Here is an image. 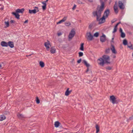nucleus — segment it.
Returning a JSON list of instances; mask_svg holds the SVG:
<instances>
[{"label": "nucleus", "instance_id": "nucleus-1", "mask_svg": "<svg viewBox=\"0 0 133 133\" xmlns=\"http://www.w3.org/2000/svg\"><path fill=\"white\" fill-rule=\"evenodd\" d=\"M93 12L92 14L94 17H96V20L100 17L102 11L103 9H99Z\"/></svg>", "mask_w": 133, "mask_h": 133}, {"label": "nucleus", "instance_id": "nucleus-2", "mask_svg": "<svg viewBox=\"0 0 133 133\" xmlns=\"http://www.w3.org/2000/svg\"><path fill=\"white\" fill-rule=\"evenodd\" d=\"M118 6H119V8H125L124 5L121 1H119L118 2V4L117 2H115V4L114 6V8H118Z\"/></svg>", "mask_w": 133, "mask_h": 133}, {"label": "nucleus", "instance_id": "nucleus-3", "mask_svg": "<svg viewBox=\"0 0 133 133\" xmlns=\"http://www.w3.org/2000/svg\"><path fill=\"white\" fill-rule=\"evenodd\" d=\"M102 57L104 59V61L105 62V63L110 64V58L109 56L106 55H104L102 56Z\"/></svg>", "mask_w": 133, "mask_h": 133}, {"label": "nucleus", "instance_id": "nucleus-4", "mask_svg": "<svg viewBox=\"0 0 133 133\" xmlns=\"http://www.w3.org/2000/svg\"><path fill=\"white\" fill-rule=\"evenodd\" d=\"M98 61H99V62H98V63L100 65L103 66L105 64L104 59L102 58L101 57L98 59Z\"/></svg>", "mask_w": 133, "mask_h": 133}, {"label": "nucleus", "instance_id": "nucleus-5", "mask_svg": "<svg viewBox=\"0 0 133 133\" xmlns=\"http://www.w3.org/2000/svg\"><path fill=\"white\" fill-rule=\"evenodd\" d=\"M116 98H115V97L113 95L111 96L110 97V101L111 102H112V103L113 104H114L115 103L116 104L118 103V102L116 101Z\"/></svg>", "mask_w": 133, "mask_h": 133}, {"label": "nucleus", "instance_id": "nucleus-6", "mask_svg": "<svg viewBox=\"0 0 133 133\" xmlns=\"http://www.w3.org/2000/svg\"><path fill=\"white\" fill-rule=\"evenodd\" d=\"M105 18L104 16H103L101 18H98V19L96 20L99 22V24H101L105 22Z\"/></svg>", "mask_w": 133, "mask_h": 133}, {"label": "nucleus", "instance_id": "nucleus-7", "mask_svg": "<svg viewBox=\"0 0 133 133\" xmlns=\"http://www.w3.org/2000/svg\"><path fill=\"white\" fill-rule=\"evenodd\" d=\"M75 32L73 29H72L70 32L69 36L68 37L69 38H72L75 36Z\"/></svg>", "mask_w": 133, "mask_h": 133}, {"label": "nucleus", "instance_id": "nucleus-8", "mask_svg": "<svg viewBox=\"0 0 133 133\" xmlns=\"http://www.w3.org/2000/svg\"><path fill=\"white\" fill-rule=\"evenodd\" d=\"M87 37L86 38L87 39L90 41L92 40L93 37L90 32L87 33Z\"/></svg>", "mask_w": 133, "mask_h": 133}, {"label": "nucleus", "instance_id": "nucleus-9", "mask_svg": "<svg viewBox=\"0 0 133 133\" xmlns=\"http://www.w3.org/2000/svg\"><path fill=\"white\" fill-rule=\"evenodd\" d=\"M109 13V10L108 9H107L104 11L103 15V16H104L105 18H107L108 17Z\"/></svg>", "mask_w": 133, "mask_h": 133}, {"label": "nucleus", "instance_id": "nucleus-10", "mask_svg": "<svg viewBox=\"0 0 133 133\" xmlns=\"http://www.w3.org/2000/svg\"><path fill=\"white\" fill-rule=\"evenodd\" d=\"M47 42L45 43L44 45L46 47L47 50L49 51L50 49L49 45H50V44L49 41L48 40H47Z\"/></svg>", "mask_w": 133, "mask_h": 133}, {"label": "nucleus", "instance_id": "nucleus-11", "mask_svg": "<svg viewBox=\"0 0 133 133\" xmlns=\"http://www.w3.org/2000/svg\"><path fill=\"white\" fill-rule=\"evenodd\" d=\"M39 11V10H38V9H34V10H29V12L30 14H35Z\"/></svg>", "mask_w": 133, "mask_h": 133}, {"label": "nucleus", "instance_id": "nucleus-12", "mask_svg": "<svg viewBox=\"0 0 133 133\" xmlns=\"http://www.w3.org/2000/svg\"><path fill=\"white\" fill-rule=\"evenodd\" d=\"M106 40V36L105 35L103 34L100 37V41L102 42H104Z\"/></svg>", "mask_w": 133, "mask_h": 133}, {"label": "nucleus", "instance_id": "nucleus-13", "mask_svg": "<svg viewBox=\"0 0 133 133\" xmlns=\"http://www.w3.org/2000/svg\"><path fill=\"white\" fill-rule=\"evenodd\" d=\"M110 49L112 51L113 53L114 54H116L117 53V52L116 51L114 46L112 44H111V47Z\"/></svg>", "mask_w": 133, "mask_h": 133}, {"label": "nucleus", "instance_id": "nucleus-14", "mask_svg": "<svg viewBox=\"0 0 133 133\" xmlns=\"http://www.w3.org/2000/svg\"><path fill=\"white\" fill-rule=\"evenodd\" d=\"M110 49L112 51L113 53L114 54H116L117 53V52L116 51L114 46L112 44H111V47Z\"/></svg>", "mask_w": 133, "mask_h": 133}, {"label": "nucleus", "instance_id": "nucleus-15", "mask_svg": "<svg viewBox=\"0 0 133 133\" xmlns=\"http://www.w3.org/2000/svg\"><path fill=\"white\" fill-rule=\"evenodd\" d=\"M17 116L18 118L20 119H22L25 118V117L23 114L19 113H18L17 114Z\"/></svg>", "mask_w": 133, "mask_h": 133}, {"label": "nucleus", "instance_id": "nucleus-16", "mask_svg": "<svg viewBox=\"0 0 133 133\" xmlns=\"http://www.w3.org/2000/svg\"><path fill=\"white\" fill-rule=\"evenodd\" d=\"M8 46H9L11 48H13L14 46V42H12L9 41L8 43Z\"/></svg>", "mask_w": 133, "mask_h": 133}, {"label": "nucleus", "instance_id": "nucleus-17", "mask_svg": "<svg viewBox=\"0 0 133 133\" xmlns=\"http://www.w3.org/2000/svg\"><path fill=\"white\" fill-rule=\"evenodd\" d=\"M24 10V9H17L16 11V12L18 14V13H22Z\"/></svg>", "mask_w": 133, "mask_h": 133}, {"label": "nucleus", "instance_id": "nucleus-18", "mask_svg": "<svg viewBox=\"0 0 133 133\" xmlns=\"http://www.w3.org/2000/svg\"><path fill=\"white\" fill-rule=\"evenodd\" d=\"M12 14L14 15L15 16V17L16 18H17V19H19V18L20 15L18 14L16 12H12Z\"/></svg>", "mask_w": 133, "mask_h": 133}, {"label": "nucleus", "instance_id": "nucleus-19", "mask_svg": "<svg viewBox=\"0 0 133 133\" xmlns=\"http://www.w3.org/2000/svg\"><path fill=\"white\" fill-rule=\"evenodd\" d=\"M1 45L2 46L7 47L8 46V43L4 41H2L1 43Z\"/></svg>", "mask_w": 133, "mask_h": 133}, {"label": "nucleus", "instance_id": "nucleus-20", "mask_svg": "<svg viewBox=\"0 0 133 133\" xmlns=\"http://www.w3.org/2000/svg\"><path fill=\"white\" fill-rule=\"evenodd\" d=\"M100 2L101 3V5L100 6V7L98 6L97 8H104V2L103 1V0H100Z\"/></svg>", "mask_w": 133, "mask_h": 133}, {"label": "nucleus", "instance_id": "nucleus-21", "mask_svg": "<svg viewBox=\"0 0 133 133\" xmlns=\"http://www.w3.org/2000/svg\"><path fill=\"white\" fill-rule=\"evenodd\" d=\"M82 63H84L87 68H89L90 66V64L88 63L85 60H83Z\"/></svg>", "mask_w": 133, "mask_h": 133}, {"label": "nucleus", "instance_id": "nucleus-22", "mask_svg": "<svg viewBox=\"0 0 133 133\" xmlns=\"http://www.w3.org/2000/svg\"><path fill=\"white\" fill-rule=\"evenodd\" d=\"M56 49L53 47H51L50 50V52L52 54H54L56 52Z\"/></svg>", "mask_w": 133, "mask_h": 133}, {"label": "nucleus", "instance_id": "nucleus-23", "mask_svg": "<svg viewBox=\"0 0 133 133\" xmlns=\"http://www.w3.org/2000/svg\"><path fill=\"white\" fill-rule=\"evenodd\" d=\"M128 47L129 48H130L131 49H133V48L132 47V44H131V42H130L128 43L127 45Z\"/></svg>", "mask_w": 133, "mask_h": 133}, {"label": "nucleus", "instance_id": "nucleus-24", "mask_svg": "<svg viewBox=\"0 0 133 133\" xmlns=\"http://www.w3.org/2000/svg\"><path fill=\"white\" fill-rule=\"evenodd\" d=\"M6 118V117L3 115H0V121H2Z\"/></svg>", "mask_w": 133, "mask_h": 133}, {"label": "nucleus", "instance_id": "nucleus-25", "mask_svg": "<svg viewBox=\"0 0 133 133\" xmlns=\"http://www.w3.org/2000/svg\"><path fill=\"white\" fill-rule=\"evenodd\" d=\"M95 128L96 129V133H98L99 131V127L97 124H96V125Z\"/></svg>", "mask_w": 133, "mask_h": 133}, {"label": "nucleus", "instance_id": "nucleus-26", "mask_svg": "<svg viewBox=\"0 0 133 133\" xmlns=\"http://www.w3.org/2000/svg\"><path fill=\"white\" fill-rule=\"evenodd\" d=\"M42 3L43 4V5L42 6V8H46V2L43 1L42 2Z\"/></svg>", "mask_w": 133, "mask_h": 133}, {"label": "nucleus", "instance_id": "nucleus-27", "mask_svg": "<svg viewBox=\"0 0 133 133\" xmlns=\"http://www.w3.org/2000/svg\"><path fill=\"white\" fill-rule=\"evenodd\" d=\"M60 124V123L59 122L56 121L55 123V126L57 128L58 127Z\"/></svg>", "mask_w": 133, "mask_h": 133}, {"label": "nucleus", "instance_id": "nucleus-28", "mask_svg": "<svg viewBox=\"0 0 133 133\" xmlns=\"http://www.w3.org/2000/svg\"><path fill=\"white\" fill-rule=\"evenodd\" d=\"M39 65L42 68H43L44 66V63L42 61H41L39 63Z\"/></svg>", "mask_w": 133, "mask_h": 133}, {"label": "nucleus", "instance_id": "nucleus-29", "mask_svg": "<svg viewBox=\"0 0 133 133\" xmlns=\"http://www.w3.org/2000/svg\"><path fill=\"white\" fill-rule=\"evenodd\" d=\"M84 43H82L81 44L80 47L79 48V49L83 51L84 50Z\"/></svg>", "mask_w": 133, "mask_h": 133}, {"label": "nucleus", "instance_id": "nucleus-30", "mask_svg": "<svg viewBox=\"0 0 133 133\" xmlns=\"http://www.w3.org/2000/svg\"><path fill=\"white\" fill-rule=\"evenodd\" d=\"M69 88H68L65 92V95L66 96H68L70 94L69 92Z\"/></svg>", "mask_w": 133, "mask_h": 133}, {"label": "nucleus", "instance_id": "nucleus-31", "mask_svg": "<svg viewBox=\"0 0 133 133\" xmlns=\"http://www.w3.org/2000/svg\"><path fill=\"white\" fill-rule=\"evenodd\" d=\"M123 44L125 45H128V42L126 39H124L123 40Z\"/></svg>", "mask_w": 133, "mask_h": 133}, {"label": "nucleus", "instance_id": "nucleus-32", "mask_svg": "<svg viewBox=\"0 0 133 133\" xmlns=\"http://www.w3.org/2000/svg\"><path fill=\"white\" fill-rule=\"evenodd\" d=\"M121 33V37L123 38H124L125 36V34L123 32H122Z\"/></svg>", "mask_w": 133, "mask_h": 133}, {"label": "nucleus", "instance_id": "nucleus-33", "mask_svg": "<svg viewBox=\"0 0 133 133\" xmlns=\"http://www.w3.org/2000/svg\"><path fill=\"white\" fill-rule=\"evenodd\" d=\"M65 24L67 26H69L70 25L71 23L70 22H66L65 23Z\"/></svg>", "mask_w": 133, "mask_h": 133}, {"label": "nucleus", "instance_id": "nucleus-34", "mask_svg": "<svg viewBox=\"0 0 133 133\" xmlns=\"http://www.w3.org/2000/svg\"><path fill=\"white\" fill-rule=\"evenodd\" d=\"M110 49L109 48H108L106 49L105 51V53L106 54H108L110 53Z\"/></svg>", "mask_w": 133, "mask_h": 133}, {"label": "nucleus", "instance_id": "nucleus-35", "mask_svg": "<svg viewBox=\"0 0 133 133\" xmlns=\"http://www.w3.org/2000/svg\"><path fill=\"white\" fill-rule=\"evenodd\" d=\"M4 23L5 25L6 26V27H7L9 26V22L8 21L7 22L5 21L4 22Z\"/></svg>", "mask_w": 133, "mask_h": 133}, {"label": "nucleus", "instance_id": "nucleus-36", "mask_svg": "<svg viewBox=\"0 0 133 133\" xmlns=\"http://www.w3.org/2000/svg\"><path fill=\"white\" fill-rule=\"evenodd\" d=\"M99 33L98 32H96L95 33L94 35V36L96 37H97L99 36Z\"/></svg>", "mask_w": 133, "mask_h": 133}, {"label": "nucleus", "instance_id": "nucleus-37", "mask_svg": "<svg viewBox=\"0 0 133 133\" xmlns=\"http://www.w3.org/2000/svg\"><path fill=\"white\" fill-rule=\"evenodd\" d=\"M40 100L38 97L36 98V102L37 104H39L40 103Z\"/></svg>", "mask_w": 133, "mask_h": 133}, {"label": "nucleus", "instance_id": "nucleus-38", "mask_svg": "<svg viewBox=\"0 0 133 133\" xmlns=\"http://www.w3.org/2000/svg\"><path fill=\"white\" fill-rule=\"evenodd\" d=\"M79 56L81 57L83 55V53L82 52H79Z\"/></svg>", "mask_w": 133, "mask_h": 133}, {"label": "nucleus", "instance_id": "nucleus-39", "mask_svg": "<svg viewBox=\"0 0 133 133\" xmlns=\"http://www.w3.org/2000/svg\"><path fill=\"white\" fill-rule=\"evenodd\" d=\"M106 69H107L109 70H110L112 68L111 67L109 66L107 67L106 68Z\"/></svg>", "mask_w": 133, "mask_h": 133}, {"label": "nucleus", "instance_id": "nucleus-40", "mask_svg": "<svg viewBox=\"0 0 133 133\" xmlns=\"http://www.w3.org/2000/svg\"><path fill=\"white\" fill-rule=\"evenodd\" d=\"M117 28L114 27V31L112 32L114 33L116 32L117 31Z\"/></svg>", "mask_w": 133, "mask_h": 133}, {"label": "nucleus", "instance_id": "nucleus-41", "mask_svg": "<svg viewBox=\"0 0 133 133\" xmlns=\"http://www.w3.org/2000/svg\"><path fill=\"white\" fill-rule=\"evenodd\" d=\"M93 26V24L91 23V24H90L89 26V28L90 29H91V28L92 27V26Z\"/></svg>", "mask_w": 133, "mask_h": 133}, {"label": "nucleus", "instance_id": "nucleus-42", "mask_svg": "<svg viewBox=\"0 0 133 133\" xmlns=\"http://www.w3.org/2000/svg\"><path fill=\"white\" fill-rule=\"evenodd\" d=\"M64 22L62 20H61L59 22H57V24H60L63 22Z\"/></svg>", "mask_w": 133, "mask_h": 133}, {"label": "nucleus", "instance_id": "nucleus-43", "mask_svg": "<svg viewBox=\"0 0 133 133\" xmlns=\"http://www.w3.org/2000/svg\"><path fill=\"white\" fill-rule=\"evenodd\" d=\"M114 11L116 14H117L118 11V9H114Z\"/></svg>", "mask_w": 133, "mask_h": 133}, {"label": "nucleus", "instance_id": "nucleus-44", "mask_svg": "<svg viewBox=\"0 0 133 133\" xmlns=\"http://www.w3.org/2000/svg\"><path fill=\"white\" fill-rule=\"evenodd\" d=\"M81 60H82V59L81 58L79 59L78 60L77 62L78 63H81Z\"/></svg>", "mask_w": 133, "mask_h": 133}, {"label": "nucleus", "instance_id": "nucleus-45", "mask_svg": "<svg viewBox=\"0 0 133 133\" xmlns=\"http://www.w3.org/2000/svg\"><path fill=\"white\" fill-rule=\"evenodd\" d=\"M66 18H67V17H64L63 18V19H62L63 21L64 22L66 20Z\"/></svg>", "mask_w": 133, "mask_h": 133}, {"label": "nucleus", "instance_id": "nucleus-46", "mask_svg": "<svg viewBox=\"0 0 133 133\" xmlns=\"http://www.w3.org/2000/svg\"><path fill=\"white\" fill-rule=\"evenodd\" d=\"M15 22V21L14 20H11L10 21V22L11 23H14Z\"/></svg>", "mask_w": 133, "mask_h": 133}, {"label": "nucleus", "instance_id": "nucleus-47", "mask_svg": "<svg viewBox=\"0 0 133 133\" xmlns=\"http://www.w3.org/2000/svg\"><path fill=\"white\" fill-rule=\"evenodd\" d=\"M119 32H120L121 33L123 32L122 30V29L121 28H120L119 29Z\"/></svg>", "mask_w": 133, "mask_h": 133}, {"label": "nucleus", "instance_id": "nucleus-48", "mask_svg": "<svg viewBox=\"0 0 133 133\" xmlns=\"http://www.w3.org/2000/svg\"><path fill=\"white\" fill-rule=\"evenodd\" d=\"M76 7V5L75 4H74L73 7L72 8H75Z\"/></svg>", "mask_w": 133, "mask_h": 133}, {"label": "nucleus", "instance_id": "nucleus-49", "mask_svg": "<svg viewBox=\"0 0 133 133\" xmlns=\"http://www.w3.org/2000/svg\"><path fill=\"white\" fill-rule=\"evenodd\" d=\"M58 36H60L62 35V34L61 32L58 33L57 34Z\"/></svg>", "mask_w": 133, "mask_h": 133}, {"label": "nucleus", "instance_id": "nucleus-50", "mask_svg": "<svg viewBox=\"0 0 133 133\" xmlns=\"http://www.w3.org/2000/svg\"><path fill=\"white\" fill-rule=\"evenodd\" d=\"M28 20H25V22H24V23H28Z\"/></svg>", "mask_w": 133, "mask_h": 133}, {"label": "nucleus", "instance_id": "nucleus-51", "mask_svg": "<svg viewBox=\"0 0 133 133\" xmlns=\"http://www.w3.org/2000/svg\"><path fill=\"white\" fill-rule=\"evenodd\" d=\"M118 25V24L117 23L116 24V25L114 27L117 28V27Z\"/></svg>", "mask_w": 133, "mask_h": 133}, {"label": "nucleus", "instance_id": "nucleus-52", "mask_svg": "<svg viewBox=\"0 0 133 133\" xmlns=\"http://www.w3.org/2000/svg\"><path fill=\"white\" fill-rule=\"evenodd\" d=\"M114 37H113V38H112V40H111V42H113V43H114V41H113V40H114Z\"/></svg>", "mask_w": 133, "mask_h": 133}, {"label": "nucleus", "instance_id": "nucleus-53", "mask_svg": "<svg viewBox=\"0 0 133 133\" xmlns=\"http://www.w3.org/2000/svg\"><path fill=\"white\" fill-rule=\"evenodd\" d=\"M88 1L90 2H93V0H88Z\"/></svg>", "mask_w": 133, "mask_h": 133}, {"label": "nucleus", "instance_id": "nucleus-54", "mask_svg": "<svg viewBox=\"0 0 133 133\" xmlns=\"http://www.w3.org/2000/svg\"><path fill=\"white\" fill-rule=\"evenodd\" d=\"M2 68V64L0 63V69H1Z\"/></svg>", "mask_w": 133, "mask_h": 133}, {"label": "nucleus", "instance_id": "nucleus-55", "mask_svg": "<svg viewBox=\"0 0 133 133\" xmlns=\"http://www.w3.org/2000/svg\"><path fill=\"white\" fill-rule=\"evenodd\" d=\"M89 69L88 68H87V69L86 71V72H87L88 71H89Z\"/></svg>", "mask_w": 133, "mask_h": 133}, {"label": "nucleus", "instance_id": "nucleus-56", "mask_svg": "<svg viewBox=\"0 0 133 133\" xmlns=\"http://www.w3.org/2000/svg\"><path fill=\"white\" fill-rule=\"evenodd\" d=\"M31 54L30 55H26V57H28V56H31Z\"/></svg>", "mask_w": 133, "mask_h": 133}, {"label": "nucleus", "instance_id": "nucleus-57", "mask_svg": "<svg viewBox=\"0 0 133 133\" xmlns=\"http://www.w3.org/2000/svg\"><path fill=\"white\" fill-rule=\"evenodd\" d=\"M72 91L71 90H70V91L69 90V92L70 94L72 92Z\"/></svg>", "mask_w": 133, "mask_h": 133}, {"label": "nucleus", "instance_id": "nucleus-58", "mask_svg": "<svg viewBox=\"0 0 133 133\" xmlns=\"http://www.w3.org/2000/svg\"><path fill=\"white\" fill-rule=\"evenodd\" d=\"M111 23H114V21H111Z\"/></svg>", "mask_w": 133, "mask_h": 133}, {"label": "nucleus", "instance_id": "nucleus-59", "mask_svg": "<svg viewBox=\"0 0 133 133\" xmlns=\"http://www.w3.org/2000/svg\"><path fill=\"white\" fill-rule=\"evenodd\" d=\"M34 8H38V7L36 6H35L34 7Z\"/></svg>", "mask_w": 133, "mask_h": 133}, {"label": "nucleus", "instance_id": "nucleus-60", "mask_svg": "<svg viewBox=\"0 0 133 133\" xmlns=\"http://www.w3.org/2000/svg\"><path fill=\"white\" fill-rule=\"evenodd\" d=\"M113 58H116V56H114L113 57Z\"/></svg>", "mask_w": 133, "mask_h": 133}, {"label": "nucleus", "instance_id": "nucleus-61", "mask_svg": "<svg viewBox=\"0 0 133 133\" xmlns=\"http://www.w3.org/2000/svg\"><path fill=\"white\" fill-rule=\"evenodd\" d=\"M121 23V22H119L118 23H117V24H120Z\"/></svg>", "mask_w": 133, "mask_h": 133}, {"label": "nucleus", "instance_id": "nucleus-62", "mask_svg": "<svg viewBox=\"0 0 133 133\" xmlns=\"http://www.w3.org/2000/svg\"><path fill=\"white\" fill-rule=\"evenodd\" d=\"M48 0H46V1H45V2H47L48 1Z\"/></svg>", "mask_w": 133, "mask_h": 133}, {"label": "nucleus", "instance_id": "nucleus-63", "mask_svg": "<svg viewBox=\"0 0 133 133\" xmlns=\"http://www.w3.org/2000/svg\"><path fill=\"white\" fill-rule=\"evenodd\" d=\"M45 9H43V11H44Z\"/></svg>", "mask_w": 133, "mask_h": 133}, {"label": "nucleus", "instance_id": "nucleus-64", "mask_svg": "<svg viewBox=\"0 0 133 133\" xmlns=\"http://www.w3.org/2000/svg\"><path fill=\"white\" fill-rule=\"evenodd\" d=\"M132 56L133 57V52L132 54Z\"/></svg>", "mask_w": 133, "mask_h": 133}]
</instances>
